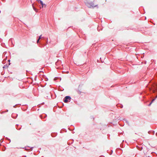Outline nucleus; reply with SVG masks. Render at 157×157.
Returning <instances> with one entry per match:
<instances>
[{"instance_id": "nucleus-1", "label": "nucleus", "mask_w": 157, "mask_h": 157, "mask_svg": "<svg viewBox=\"0 0 157 157\" xmlns=\"http://www.w3.org/2000/svg\"><path fill=\"white\" fill-rule=\"evenodd\" d=\"M87 5L88 7L93 8L98 6V5L95 4L93 2L87 3Z\"/></svg>"}, {"instance_id": "nucleus-2", "label": "nucleus", "mask_w": 157, "mask_h": 157, "mask_svg": "<svg viewBox=\"0 0 157 157\" xmlns=\"http://www.w3.org/2000/svg\"><path fill=\"white\" fill-rule=\"evenodd\" d=\"M82 86L81 85H79L78 87V90H77V92L79 94H80L82 92L81 90L82 89Z\"/></svg>"}, {"instance_id": "nucleus-3", "label": "nucleus", "mask_w": 157, "mask_h": 157, "mask_svg": "<svg viewBox=\"0 0 157 157\" xmlns=\"http://www.w3.org/2000/svg\"><path fill=\"white\" fill-rule=\"evenodd\" d=\"M71 99V98L70 96H67L65 98L64 101L65 103H67L68 101V100H70Z\"/></svg>"}, {"instance_id": "nucleus-4", "label": "nucleus", "mask_w": 157, "mask_h": 157, "mask_svg": "<svg viewBox=\"0 0 157 157\" xmlns=\"http://www.w3.org/2000/svg\"><path fill=\"white\" fill-rule=\"evenodd\" d=\"M38 1L40 2V3L42 5V7H46V5L45 4H43V2L41 1L40 0H39Z\"/></svg>"}, {"instance_id": "nucleus-5", "label": "nucleus", "mask_w": 157, "mask_h": 157, "mask_svg": "<svg viewBox=\"0 0 157 157\" xmlns=\"http://www.w3.org/2000/svg\"><path fill=\"white\" fill-rule=\"evenodd\" d=\"M155 100V99H153V100H152L150 104L149 105H151L152 102H153Z\"/></svg>"}, {"instance_id": "nucleus-6", "label": "nucleus", "mask_w": 157, "mask_h": 157, "mask_svg": "<svg viewBox=\"0 0 157 157\" xmlns=\"http://www.w3.org/2000/svg\"><path fill=\"white\" fill-rule=\"evenodd\" d=\"M42 35H41L39 37V38H38L39 39V40H40L41 38V36Z\"/></svg>"}, {"instance_id": "nucleus-7", "label": "nucleus", "mask_w": 157, "mask_h": 157, "mask_svg": "<svg viewBox=\"0 0 157 157\" xmlns=\"http://www.w3.org/2000/svg\"><path fill=\"white\" fill-rule=\"evenodd\" d=\"M33 9H34V10L36 11H37L36 10V9L34 7H33Z\"/></svg>"}, {"instance_id": "nucleus-8", "label": "nucleus", "mask_w": 157, "mask_h": 157, "mask_svg": "<svg viewBox=\"0 0 157 157\" xmlns=\"http://www.w3.org/2000/svg\"><path fill=\"white\" fill-rule=\"evenodd\" d=\"M39 41V39H38V40H37V43H38Z\"/></svg>"}, {"instance_id": "nucleus-9", "label": "nucleus", "mask_w": 157, "mask_h": 157, "mask_svg": "<svg viewBox=\"0 0 157 157\" xmlns=\"http://www.w3.org/2000/svg\"><path fill=\"white\" fill-rule=\"evenodd\" d=\"M8 61H10V60H8Z\"/></svg>"}, {"instance_id": "nucleus-10", "label": "nucleus", "mask_w": 157, "mask_h": 157, "mask_svg": "<svg viewBox=\"0 0 157 157\" xmlns=\"http://www.w3.org/2000/svg\"><path fill=\"white\" fill-rule=\"evenodd\" d=\"M153 92H155V91H153Z\"/></svg>"}, {"instance_id": "nucleus-11", "label": "nucleus", "mask_w": 157, "mask_h": 157, "mask_svg": "<svg viewBox=\"0 0 157 157\" xmlns=\"http://www.w3.org/2000/svg\"><path fill=\"white\" fill-rule=\"evenodd\" d=\"M156 98H157V95L156 96Z\"/></svg>"}]
</instances>
